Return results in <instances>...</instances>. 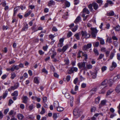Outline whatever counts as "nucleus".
<instances>
[{
    "instance_id": "14",
    "label": "nucleus",
    "mask_w": 120,
    "mask_h": 120,
    "mask_svg": "<svg viewBox=\"0 0 120 120\" xmlns=\"http://www.w3.org/2000/svg\"><path fill=\"white\" fill-rule=\"evenodd\" d=\"M120 78V75L118 74L114 77L113 80L114 82L118 80Z\"/></svg>"
},
{
    "instance_id": "33",
    "label": "nucleus",
    "mask_w": 120,
    "mask_h": 120,
    "mask_svg": "<svg viewBox=\"0 0 120 120\" xmlns=\"http://www.w3.org/2000/svg\"><path fill=\"white\" fill-rule=\"evenodd\" d=\"M100 100V97H98L97 98L95 99V102L97 104H98Z\"/></svg>"
},
{
    "instance_id": "26",
    "label": "nucleus",
    "mask_w": 120,
    "mask_h": 120,
    "mask_svg": "<svg viewBox=\"0 0 120 120\" xmlns=\"http://www.w3.org/2000/svg\"><path fill=\"white\" fill-rule=\"evenodd\" d=\"M16 75L14 72H13L11 73V78L12 79H14L16 76Z\"/></svg>"
},
{
    "instance_id": "18",
    "label": "nucleus",
    "mask_w": 120,
    "mask_h": 120,
    "mask_svg": "<svg viewBox=\"0 0 120 120\" xmlns=\"http://www.w3.org/2000/svg\"><path fill=\"white\" fill-rule=\"evenodd\" d=\"M54 107L56 108H57L59 106V103L57 101H54L53 104Z\"/></svg>"
},
{
    "instance_id": "30",
    "label": "nucleus",
    "mask_w": 120,
    "mask_h": 120,
    "mask_svg": "<svg viewBox=\"0 0 120 120\" xmlns=\"http://www.w3.org/2000/svg\"><path fill=\"white\" fill-rule=\"evenodd\" d=\"M71 70L73 72L74 71H75V72H76L78 71V68L76 67H72L71 68Z\"/></svg>"
},
{
    "instance_id": "46",
    "label": "nucleus",
    "mask_w": 120,
    "mask_h": 120,
    "mask_svg": "<svg viewBox=\"0 0 120 120\" xmlns=\"http://www.w3.org/2000/svg\"><path fill=\"white\" fill-rule=\"evenodd\" d=\"M65 4L66 6L68 7H69L70 5V3L68 1H66L65 3Z\"/></svg>"
},
{
    "instance_id": "52",
    "label": "nucleus",
    "mask_w": 120,
    "mask_h": 120,
    "mask_svg": "<svg viewBox=\"0 0 120 120\" xmlns=\"http://www.w3.org/2000/svg\"><path fill=\"white\" fill-rule=\"evenodd\" d=\"M56 52H53L52 55L51 56V58L52 59H53L54 57L56 55Z\"/></svg>"
},
{
    "instance_id": "48",
    "label": "nucleus",
    "mask_w": 120,
    "mask_h": 120,
    "mask_svg": "<svg viewBox=\"0 0 120 120\" xmlns=\"http://www.w3.org/2000/svg\"><path fill=\"white\" fill-rule=\"evenodd\" d=\"M68 15V12H67L66 13V14H64L63 15V17L65 19H67L68 17L67 16Z\"/></svg>"
},
{
    "instance_id": "43",
    "label": "nucleus",
    "mask_w": 120,
    "mask_h": 120,
    "mask_svg": "<svg viewBox=\"0 0 120 120\" xmlns=\"http://www.w3.org/2000/svg\"><path fill=\"white\" fill-rule=\"evenodd\" d=\"M65 97L67 99H69L71 97V96L70 94L68 93H67L65 94Z\"/></svg>"
},
{
    "instance_id": "64",
    "label": "nucleus",
    "mask_w": 120,
    "mask_h": 120,
    "mask_svg": "<svg viewBox=\"0 0 120 120\" xmlns=\"http://www.w3.org/2000/svg\"><path fill=\"white\" fill-rule=\"evenodd\" d=\"M64 62L65 64H69V60L68 59H65L64 60Z\"/></svg>"
},
{
    "instance_id": "32",
    "label": "nucleus",
    "mask_w": 120,
    "mask_h": 120,
    "mask_svg": "<svg viewBox=\"0 0 120 120\" xmlns=\"http://www.w3.org/2000/svg\"><path fill=\"white\" fill-rule=\"evenodd\" d=\"M8 93V91L6 90L5 92L4 93L3 96L2 97V98L3 99L5 98L7 96Z\"/></svg>"
},
{
    "instance_id": "12",
    "label": "nucleus",
    "mask_w": 120,
    "mask_h": 120,
    "mask_svg": "<svg viewBox=\"0 0 120 120\" xmlns=\"http://www.w3.org/2000/svg\"><path fill=\"white\" fill-rule=\"evenodd\" d=\"M28 28V25L27 24H24L22 28V31H25Z\"/></svg>"
},
{
    "instance_id": "2",
    "label": "nucleus",
    "mask_w": 120,
    "mask_h": 120,
    "mask_svg": "<svg viewBox=\"0 0 120 120\" xmlns=\"http://www.w3.org/2000/svg\"><path fill=\"white\" fill-rule=\"evenodd\" d=\"M91 31L92 36L94 38H95L96 37L97 33L98 32V30L95 28H91Z\"/></svg>"
},
{
    "instance_id": "58",
    "label": "nucleus",
    "mask_w": 120,
    "mask_h": 120,
    "mask_svg": "<svg viewBox=\"0 0 120 120\" xmlns=\"http://www.w3.org/2000/svg\"><path fill=\"white\" fill-rule=\"evenodd\" d=\"M47 97H44L43 98V102L45 103L47 101Z\"/></svg>"
},
{
    "instance_id": "4",
    "label": "nucleus",
    "mask_w": 120,
    "mask_h": 120,
    "mask_svg": "<svg viewBox=\"0 0 120 120\" xmlns=\"http://www.w3.org/2000/svg\"><path fill=\"white\" fill-rule=\"evenodd\" d=\"M64 38H60L59 40V43L58 44L57 46L58 47H61L63 45V42Z\"/></svg>"
},
{
    "instance_id": "55",
    "label": "nucleus",
    "mask_w": 120,
    "mask_h": 120,
    "mask_svg": "<svg viewBox=\"0 0 120 120\" xmlns=\"http://www.w3.org/2000/svg\"><path fill=\"white\" fill-rule=\"evenodd\" d=\"M114 56V54L113 53H111L110 56V57L109 59L108 60V61H109V60L112 59L113 57Z\"/></svg>"
},
{
    "instance_id": "53",
    "label": "nucleus",
    "mask_w": 120,
    "mask_h": 120,
    "mask_svg": "<svg viewBox=\"0 0 120 120\" xmlns=\"http://www.w3.org/2000/svg\"><path fill=\"white\" fill-rule=\"evenodd\" d=\"M72 33L71 31L69 32L67 34V37L68 38H69L72 35Z\"/></svg>"
},
{
    "instance_id": "49",
    "label": "nucleus",
    "mask_w": 120,
    "mask_h": 120,
    "mask_svg": "<svg viewBox=\"0 0 120 120\" xmlns=\"http://www.w3.org/2000/svg\"><path fill=\"white\" fill-rule=\"evenodd\" d=\"M104 55L103 54H100L99 57L98 58V60L101 59L104 56Z\"/></svg>"
},
{
    "instance_id": "19",
    "label": "nucleus",
    "mask_w": 120,
    "mask_h": 120,
    "mask_svg": "<svg viewBox=\"0 0 120 120\" xmlns=\"http://www.w3.org/2000/svg\"><path fill=\"white\" fill-rule=\"evenodd\" d=\"M84 36L86 38H88L90 36L89 34H87L86 31L83 32V37Z\"/></svg>"
},
{
    "instance_id": "57",
    "label": "nucleus",
    "mask_w": 120,
    "mask_h": 120,
    "mask_svg": "<svg viewBox=\"0 0 120 120\" xmlns=\"http://www.w3.org/2000/svg\"><path fill=\"white\" fill-rule=\"evenodd\" d=\"M92 4H89L88 6V8L90 9V10L91 11H92L93 9L92 7Z\"/></svg>"
},
{
    "instance_id": "9",
    "label": "nucleus",
    "mask_w": 120,
    "mask_h": 120,
    "mask_svg": "<svg viewBox=\"0 0 120 120\" xmlns=\"http://www.w3.org/2000/svg\"><path fill=\"white\" fill-rule=\"evenodd\" d=\"M19 69V66L18 65H14L11 68V70L13 71L15 70H18Z\"/></svg>"
},
{
    "instance_id": "28",
    "label": "nucleus",
    "mask_w": 120,
    "mask_h": 120,
    "mask_svg": "<svg viewBox=\"0 0 120 120\" xmlns=\"http://www.w3.org/2000/svg\"><path fill=\"white\" fill-rule=\"evenodd\" d=\"M18 95V91H15L14 92L11 94V95L12 96L17 97Z\"/></svg>"
},
{
    "instance_id": "59",
    "label": "nucleus",
    "mask_w": 120,
    "mask_h": 120,
    "mask_svg": "<svg viewBox=\"0 0 120 120\" xmlns=\"http://www.w3.org/2000/svg\"><path fill=\"white\" fill-rule=\"evenodd\" d=\"M9 110V108L7 109H5L4 111V114H7V113L8 112Z\"/></svg>"
},
{
    "instance_id": "15",
    "label": "nucleus",
    "mask_w": 120,
    "mask_h": 120,
    "mask_svg": "<svg viewBox=\"0 0 120 120\" xmlns=\"http://www.w3.org/2000/svg\"><path fill=\"white\" fill-rule=\"evenodd\" d=\"M97 73V71L95 70L94 72H91L90 73L92 76V77L94 79L96 77V74Z\"/></svg>"
},
{
    "instance_id": "31",
    "label": "nucleus",
    "mask_w": 120,
    "mask_h": 120,
    "mask_svg": "<svg viewBox=\"0 0 120 120\" xmlns=\"http://www.w3.org/2000/svg\"><path fill=\"white\" fill-rule=\"evenodd\" d=\"M58 111L61 112L64 109L63 108L59 106L57 109Z\"/></svg>"
},
{
    "instance_id": "40",
    "label": "nucleus",
    "mask_w": 120,
    "mask_h": 120,
    "mask_svg": "<svg viewBox=\"0 0 120 120\" xmlns=\"http://www.w3.org/2000/svg\"><path fill=\"white\" fill-rule=\"evenodd\" d=\"M41 71L42 72L46 74H47L48 73V71L47 70H46L45 68L43 69H42Z\"/></svg>"
},
{
    "instance_id": "10",
    "label": "nucleus",
    "mask_w": 120,
    "mask_h": 120,
    "mask_svg": "<svg viewBox=\"0 0 120 120\" xmlns=\"http://www.w3.org/2000/svg\"><path fill=\"white\" fill-rule=\"evenodd\" d=\"M48 4L47 5L49 7L55 4V2L52 0H50L48 2Z\"/></svg>"
},
{
    "instance_id": "56",
    "label": "nucleus",
    "mask_w": 120,
    "mask_h": 120,
    "mask_svg": "<svg viewBox=\"0 0 120 120\" xmlns=\"http://www.w3.org/2000/svg\"><path fill=\"white\" fill-rule=\"evenodd\" d=\"M86 66L87 68L88 69H91L92 68V66L90 64H86Z\"/></svg>"
},
{
    "instance_id": "39",
    "label": "nucleus",
    "mask_w": 120,
    "mask_h": 120,
    "mask_svg": "<svg viewBox=\"0 0 120 120\" xmlns=\"http://www.w3.org/2000/svg\"><path fill=\"white\" fill-rule=\"evenodd\" d=\"M32 12V11L31 10L29 11L28 12H27L24 15L25 17H27Z\"/></svg>"
},
{
    "instance_id": "38",
    "label": "nucleus",
    "mask_w": 120,
    "mask_h": 120,
    "mask_svg": "<svg viewBox=\"0 0 120 120\" xmlns=\"http://www.w3.org/2000/svg\"><path fill=\"white\" fill-rule=\"evenodd\" d=\"M77 65L79 68H81L82 67V62H79L78 64Z\"/></svg>"
},
{
    "instance_id": "42",
    "label": "nucleus",
    "mask_w": 120,
    "mask_h": 120,
    "mask_svg": "<svg viewBox=\"0 0 120 120\" xmlns=\"http://www.w3.org/2000/svg\"><path fill=\"white\" fill-rule=\"evenodd\" d=\"M94 51L96 55L98 56L99 55V53L97 49L94 48Z\"/></svg>"
},
{
    "instance_id": "20",
    "label": "nucleus",
    "mask_w": 120,
    "mask_h": 120,
    "mask_svg": "<svg viewBox=\"0 0 120 120\" xmlns=\"http://www.w3.org/2000/svg\"><path fill=\"white\" fill-rule=\"evenodd\" d=\"M69 47V45L66 44L62 48L63 52H64Z\"/></svg>"
},
{
    "instance_id": "50",
    "label": "nucleus",
    "mask_w": 120,
    "mask_h": 120,
    "mask_svg": "<svg viewBox=\"0 0 120 120\" xmlns=\"http://www.w3.org/2000/svg\"><path fill=\"white\" fill-rule=\"evenodd\" d=\"M8 28V26H2V29L4 30H6Z\"/></svg>"
},
{
    "instance_id": "37",
    "label": "nucleus",
    "mask_w": 120,
    "mask_h": 120,
    "mask_svg": "<svg viewBox=\"0 0 120 120\" xmlns=\"http://www.w3.org/2000/svg\"><path fill=\"white\" fill-rule=\"evenodd\" d=\"M34 82L36 84H38L39 83V80L36 77H35L34 78Z\"/></svg>"
},
{
    "instance_id": "22",
    "label": "nucleus",
    "mask_w": 120,
    "mask_h": 120,
    "mask_svg": "<svg viewBox=\"0 0 120 120\" xmlns=\"http://www.w3.org/2000/svg\"><path fill=\"white\" fill-rule=\"evenodd\" d=\"M17 117L19 119L22 120L24 117V116L22 114L19 113L18 114Z\"/></svg>"
},
{
    "instance_id": "34",
    "label": "nucleus",
    "mask_w": 120,
    "mask_h": 120,
    "mask_svg": "<svg viewBox=\"0 0 120 120\" xmlns=\"http://www.w3.org/2000/svg\"><path fill=\"white\" fill-rule=\"evenodd\" d=\"M114 29L116 31H119L120 30V26L119 25H117L114 27Z\"/></svg>"
},
{
    "instance_id": "16",
    "label": "nucleus",
    "mask_w": 120,
    "mask_h": 120,
    "mask_svg": "<svg viewBox=\"0 0 120 120\" xmlns=\"http://www.w3.org/2000/svg\"><path fill=\"white\" fill-rule=\"evenodd\" d=\"M98 40L100 41V43L101 45H103L105 44V42L104 40L101 38L99 37L97 38Z\"/></svg>"
},
{
    "instance_id": "36",
    "label": "nucleus",
    "mask_w": 120,
    "mask_h": 120,
    "mask_svg": "<svg viewBox=\"0 0 120 120\" xmlns=\"http://www.w3.org/2000/svg\"><path fill=\"white\" fill-rule=\"evenodd\" d=\"M14 113V111L13 110H11L8 113V115L10 116H13V115Z\"/></svg>"
},
{
    "instance_id": "11",
    "label": "nucleus",
    "mask_w": 120,
    "mask_h": 120,
    "mask_svg": "<svg viewBox=\"0 0 120 120\" xmlns=\"http://www.w3.org/2000/svg\"><path fill=\"white\" fill-rule=\"evenodd\" d=\"M20 7L17 6L14 8V15H15V14L17 13V11L20 9Z\"/></svg>"
},
{
    "instance_id": "63",
    "label": "nucleus",
    "mask_w": 120,
    "mask_h": 120,
    "mask_svg": "<svg viewBox=\"0 0 120 120\" xmlns=\"http://www.w3.org/2000/svg\"><path fill=\"white\" fill-rule=\"evenodd\" d=\"M71 79V76L69 75H68L66 77V80L67 81H69Z\"/></svg>"
},
{
    "instance_id": "5",
    "label": "nucleus",
    "mask_w": 120,
    "mask_h": 120,
    "mask_svg": "<svg viewBox=\"0 0 120 120\" xmlns=\"http://www.w3.org/2000/svg\"><path fill=\"white\" fill-rule=\"evenodd\" d=\"M117 66L116 64L113 61L112 63L111 66L110 68L109 69L110 71H112L114 68Z\"/></svg>"
},
{
    "instance_id": "47",
    "label": "nucleus",
    "mask_w": 120,
    "mask_h": 120,
    "mask_svg": "<svg viewBox=\"0 0 120 120\" xmlns=\"http://www.w3.org/2000/svg\"><path fill=\"white\" fill-rule=\"evenodd\" d=\"M107 69V67L105 66H104L103 67L101 68L102 71L103 72L105 71Z\"/></svg>"
},
{
    "instance_id": "41",
    "label": "nucleus",
    "mask_w": 120,
    "mask_h": 120,
    "mask_svg": "<svg viewBox=\"0 0 120 120\" xmlns=\"http://www.w3.org/2000/svg\"><path fill=\"white\" fill-rule=\"evenodd\" d=\"M83 12H85L87 14H89L90 13V12L88 9L86 8H85L83 9Z\"/></svg>"
},
{
    "instance_id": "35",
    "label": "nucleus",
    "mask_w": 120,
    "mask_h": 120,
    "mask_svg": "<svg viewBox=\"0 0 120 120\" xmlns=\"http://www.w3.org/2000/svg\"><path fill=\"white\" fill-rule=\"evenodd\" d=\"M78 28V26L77 25H75L73 29H72L71 30L73 32H75L77 29Z\"/></svg>"
},
{
    "instance_id": "1",
    "label": "nucleus",
    "mask_w": 120,
    "mask_h": 120,
    "mask_svg": "<svg viewBox=\"0 0 120 120\" xmlns=\"http://www.w3.org/2000/svg\"><path fill=\"white\" fill-rule=\"evenodd\" d=\"M81 110L78 108H76L73 111V113L74 117L76 118H77L79 117L82 114Z\"/></svg>"
},
{
    "instance_id": "45",
    "label": "nucleus",
    "mask_w": 120,
    "mask_h": 120,
    "mask_svg": "<svg viewBox=\"0 0 120 120\" xmlns=\"http://www.w3.org/2000/svg\"><path fill=\"white\" fill-rule=\"evenodd\" d=\"M45 109L44 107H42L40 113V114L42 115L44 114L45 113Z\"/></svg>"
},
{
    "instance_id": "3",
    "label": "nucleus",
    "mask_w": 120,
    "mask_h": 120,
    "mask_svg": "<svg viewBox=\"0 0 120 120\" xmlns=\"http://www.w3.org/2000/svg\"><path fill=\"white\" fill-rule=\"evenodd\" d=\"M101 90L99 91V93L101 94H103L105 93V91L109 88V86L106 85L103 87H101Z\"/></svg>"
},
{
    "instance_id": "44",
    "label": "nucleus",
    "mask_w": 120,
    "mask_h": 120,
    "mask_svg": "<svg viewBox=\"0 0 120 120\" xmlns=\"http://www.w3.org/2000/svg\"><path fill=\"white\" fill-rule=\"evenodd\" d=\"M53 117L54 120H56L58 117L57 114L56 113H53Z\"/></svg>"
},
{
    "instance_id": "7",
    "label": "nucleus",
    "mask_w": 120,
    "mask_h": 120,
    "mask_svg": "<svg viewBox=\"0 0 120 120\" xmlns=\"http://www.w3.org/2000/svg\"><path fill=\"white\" fill-rule=\"evenodd\" d=\"M82 20V18L80 16H78L76 18L74 22L76 24H77L80 22Z\"/></svg>"
},
{
    "instance_id": "25",
    "label": "nucleus",
    "mask_w": 120,
    "mask_h": 120,
    "mask_svg": "<svg viewBox=\"0 0 120 120\" xmlns=\"http://www.w3.org/2000/svg\"><path fill=\"white\" fill-rule=\"evenodd\" d=\"M80 35H81V33H78L76 34L74 36L77 40H79V36Z\"/></svg>"
},
{
    "instance_id": "13",
    "label": "nucleus",
    "mask_w": 120,
    "mask_h": 120,
    "mask_svg": "<svg viewBox=\"0 0 120 120\" xmlns=\"http://www.w3.org/2000/svg\"><path fill=\"white\" fill-rule=\"evenodd\" d=\"M92 5L94 10H97L98 8V5L96 3L93 2L92 3Z\"/></svg>"
},
{
    "instance_id": "29",
    "label": "nucleus",
    "mask_w": 120,
    "mask_h": 120,
    "mask_svg": "<svg viewBox=\"0 0 120 120\" xmlns=\"http://www.w3.org/2000/svg\"><path fill=\"white\" fill-rule=\"evenodd\" d=\"M83 56L84 57L83 58L84 60L86 61H87L88 59V55L86 54H84L83 53Z\"/></svg>"
},
{
    "instance_id": "17",
    "label": "nucleus",
    "mask_w": 120,
    "mask_h": 120,
    "mask_svg": "<svg viewBox=\"0 0 120 120\" xmlns=\"http://www.w3.org/2000/svg\"><path fill=\"white\" fill-rule=\"evenodd\" d=\"M108 80L107 79L105 80L101 83V85L102 86H105L108 84Z\"/></svg>"
},
{
    "instance_id": "8",
    "label": "nucleus",
    "mask_w": 120,
    "mask_h": 120,
    "mask_svg": "<svg viewBox=\"0 0 120 120\" xmlns=\"http://www.w3.org/2000/svg\"><path fill=\"white\" fill-rule=\"evenodd\" d=\"M91 45V44L90 43L86 45H85L83 47V49L85 50H86L90 48Z\"/></svg>"
},
{
    "instance_id": "62",
    "label": "nucleus",
    "mask_w": 120,
    "mask_h": 120,
    "mask_svg": "<svg viewBox=\"0 0 120 120\" xmlns=\"http://www.w3.org/2000/svg\"><path fill=\"white\" fill-rule=\"evenodd\" d=\"M96 2L98 4H102L103 1L102 0H96Z\"/></svg>"
},
{
    "instance_id": "24",
    "label": "nucleus",
    "mask_w": 120,
    "mask_h": 120,
    "mask_svg": "<svg viewBox=\"0 0 120 120\" xmlns=\"http://www.w3.org/2000/svg\"><path fill=\"white\" fill-rule=\"evenodd\" d=\"M18 86L19 84L17 83H16L15 84L14 86H11V88L12 90H14L17 89Z\"/></svg>"
},
{
    "instance_id": "60",
    "label": "nucleus",
    "mask_w": 120,
    "mask_h": 120,
    "mask_svg": "<svg viewBox=\"0 0 120 120\" xmlns=\"http://www.w3.org/2000/svg\"><path fill=\"white\" fill-rule=\"evenodd\" d=\"M78 78H76L74 80L73 83L75 84H76L78 81Z\"/></svg>"
},
{
    "instance_id": "21",
    "label": "nucleus",
    "mask_w": 120,
    "mask_h": 120,
    "mask_svg": "<svg viewBox=\"0 0 120 120\" xmlns=\"http://www.w3.org/2000/svg\"><path fill=\"white\" fill-rule=\"evenodd\" d=\"M114 81L112 79H110L108 80V84L109 85V86H111L113 83H114Z\"/></svg>"
},
{
    "instance_id": "54",
    "label": "nucleus",
    "mask_w": 120,
    "mask_h": 120,
    "mask_svg": "<svg viewBox=\"0 0 120 120\" xmlns=\"http://www.w3.org/2000/svg\"><path fill=\"white\" fill-rule=\"evenodd\" d=\"M67 89H65L63 90H62V93L64 94H66L67 92Z\"/></svg>"
},
{
    "instance_id": "6",
    "label": "nucleus",
    "mask_w": 120,
    "mask_h": 120,
    "mask_svg": "<svg viewBox=\"0 0 120 120\" xmlns=\"http://www.w3.org/2000/svg\"><path fill=\"white\" fill-rule=\"evenodd\" d=\"M21 99L23 101V102L25 104L27 103L28 99V98L27 96H23Z\"/></svg>"
},
{
    "instance_id": "61",
    "label": "nucleus",
    "mask_w": 120,
    "mask_h": 120,
    "mask_svg": "<svg viewBox=\"0 0 120 120\" xmlns=\"http://www.w3.org/2000/svg\"><path fill=\"white\" fill-rule=\"evenodd\" d=\"M96 109V108L95 107H93L91 109V112H94L95 111Z\"/></svg>"
},
{
    "instance_id": "23",
    "label": "nucleus",
    "mask_w": 120,
    "mask_h": 120,
    "mask_svg": "<svg viewBox=\"0 0 120 120\" xmlns=\"http://www.w3.org/2000/svg\"><path fill=\"white\" fill-rule=\"evenodd\" d=\"M114 15V13L113 11H110L109 12H108L106 14V15L108 16H111Z\"/></svg>"
},
{
    "instance_id": "51",
    "label": "nucleus",
    "mask_w": 120,
    "mask_h": 120,
    "mask_svg": "<svg viewBox=\"0 0 120 120\" xmlns=\"http://www.w3.org/2000/svg\"><path fill=\"white\" fill-rule=\"evenodd\" d=\"M113 91V90H110L108 91L107 92L106 95H109L111 93H112Z\"/></svg>"
},
{
    "instance_id": "27",
    "label": "nucleus",
    "mask_w": 120,
    "mask_h": 120,
    "mask_svg": "<svg viewBox=\"0 0 120 120\" xmlns=\"http://www.w3.org/2000/svg\"><path fill=\"white\" fill-rule=\"evenodd\" d=\"M115 90L117 92L119 93L120 92V84L116 86Z\"/></svg>"
}]
</instances>
